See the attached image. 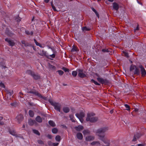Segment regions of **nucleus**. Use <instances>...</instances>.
Segmentation results:
<instances>
[{
  "label": "nucleus",
  "instance_id": "22",
  "mask_svg": "<svg viewBox=\"0 0 146 146\" xmlns=\"http://www.w3.org/2000/svg\"><path fill=\"white\" fill-rule=\"evenodd\" d=\"M98 120V118L96 117H94L93 118L90 120L91 122H96Z\"/></svg>",
  "mask_w": 146,
  "mask_h": 146
},
{
  "label": "nucleus",
  "instance_id": "43",
  "mask_svg": "<svg viewBox=\"0 0 146 146\" xmlns=\"http://www.w3.org/2000/svg\"><path fill=\"white\" fill-rule=\"evenodd\" d=\"M92 11L96 13V16L98 17H99V15L98 13H97L96 11L95 10V9L94 8H92Z\"/></svg>",
  "mask_w": 146,
  "mask_h": 146
},
{
  "label": "nucleus",
  "instance_id": "59",
  "mask_svg": "<svg viewBox=\"0 0 146 146\" xmlns=\"http://www.w3.org/2000/svg\"><path fill=\"white\" fill-rule=\"evenodd\" d=\"M98 143H99V144L96 143V145L97 146H100V144L99 141H98Z\"/></svg>",
  "mask_w": 146,
  "mask_h": 146
},
{
  "label": "nucleus",
  "instance_id": "39",
  "mask_svg": "<svg viewBox=\"0 0 146 146\" xmlns=\"http://www.w3.org/2000/svg\"><path fill=\"white\" fill-rule=\"evenodd\" d=\"M123 55H124L125 56H126L127 57H128V54L127 52H126L123 51Z\"/></svg>",
  "mask_w": 146,
  "mask_h": 146
},
{
  "label": "nucleus",
  "instance_id": "6",
  "mask_svg": "<svg viewBox=\"0 0 146 146\" xmlns=\"http://www.w3.org/2000/svg\"><path fill=\"white\" fill-rule=\"evenodd\" d=\"M5 41L8 42L9 45L10 46H13L15 44V43L13 41L10 40V39L6 38L5 39Z\"/></svg>",
  "mask_w": 146,
  "mask_h": 146
},
{
  "label": "nucleus",
  "instance_id": "35",
  "mask_svg": "<svg viewBox=\"0 0 146 146\" xmlns=\"http://www.w3.org/2000/svg\"><path fill=\"white\" fill-rule=\"evenodd\" d=\"M10 133L12 135L14 136H15L16 135V133L14 131H10Z\"/></svg>",
  "mask_w": 146,
  "mask_h": 146
},
{
  "label": "nucleus",
  "instance_id": "49",
  "mask_svg": "<svg viewBox=\"0 0 146 146\" xmlns=\"http://www.w3.org/2000/svg\"><path fill=\"white\" fill-rule=\"evenodd\" d=\"M0 87L1 88H5V87L3 84L2 83H0Z\"/></svg>",
  "mask_w": 146,
  "mask_h": 146
},
{
  "label": "nucleus",
  "instance_id": "32",
  "mask_svg": "<svg viewBox=\"0 0 146 146\" xmlns=\"http://www.w3.org/2000/svg\"><path fill=\"white\" fill-rule=\"evenodd\" d=\"M33 131L35 133L38 135H40V133L38 130L35 129H33Z\"/></svg>",
  "mask_w": 146,
  "mask_h": 146
},
{
  "label": "nucleus",
  "instance_id": "5",
  "mask_svg": "<svg viewBox=\"0 0 146 146\" xmlns=\"http://www.w3.org/2000/svg\"><path fill=\"white\" fill-rule=\"evenodd\" d=\"M77 71L78 72V76L82 78L85 77L86 76V75L83 72L82 70L78 69L77 70Z\"/></svg>",
  "mask_w": 146,
  "mask_h": 146
},
{
  "label": "nucleus",
  "instance_id": "17",
  "mask_svg": "<svg viewBox=\"0 0 146 146\" xmlns=\"http://www.w3.org/2000/svg\"><path fill=\"white\" fill-rule=\"evenodd\" d=\"M32 76L33 77L34 79L36 80L40 78V76L37 74H35L33 73V75L32 74Z\"/></svg>",
  "mask_w": 146,
  "mask_h": 146
},
{
  "label": "nucleus",
  "instance_id": "53",
  "mask_svg": "<svg viewBox=\"0 0 146 146\" xmlns=\"http://www.w3.org/2000/svg\"><path fill=\"white\" fill-rule=\"evenodd\" d=\"M48 144L50 146H52L53 145L52 143H52L50 141H49L48 142Z\"/></svg>",
  "mask_w": 146,
  "mask_h": 146
},
{
  "label": "nucleus",
  "instance_id": "64",
  "mask_svg": "<svg viewBox=\"0 0 146 146\" xmlns=\"http://www.w3.org/2000/svg\"><path fill=\"white\" fill-rule=\"evenodd\" d=\"M109 1L112 2L113 1V0H108Z\"/></svg>",
  "mask_w": 146,
  "mask_h": 146
},
{
  "label": "nucleus",
  "instance_id": "1",
  "mask_svg": "<svg viewBox=\"0 0 146 146\" xmlns=\"http://www.w3.org/2000/svg\"><path fill=\"white\" fill-rule=\"evenodd\" d=\"M108 129V127H104L99 129L95 131L96 135L100 137V139L105 143H107L108 141L105 136L104 133Z\"/></svg>",
  "mask_w": 146,
  "mask_h": 146
},
{
  "label": "nucleus",
  "instance_id": "7",
  "mask_svg": "<svg viewBox=\"0 0 146 146\" xmlns=\"http://www.w3.org/2000/svg\"><path fill=\"white\" fill-rule=\"evenodd\" d=\"M119 8V5L118 4L115 2L113 3V10L116 11H117Z\"/></svg>",
  "mask_w": 146,
  "mask_h": 146
},
{
  "label": "nucleus",
  "instance_id": "55",
  "mask_svg": "<svg viewBox=\"0 0 146 146\" xmlns=\"http://www.w3.org/2000/svg\"><path fill=\"white\" fill-rule=\"evenodd\" d=\"M47 137L49 139H51L52 138V136L50 135H47Z\"/></svg>",
  "mask_w": 146,
  "mask_h": 146
},
{
  "label": "nucleus",
  "instance_id": "37",
  "mask_svg": "<svg viewBox=\"0 0 146 146\" xmlns=\"http://www.w3.org/2000/svg\"><path fill=\"white\" fill-rule=\"evenodd\" d=\"M3 119V117L0 116V125H4V122L1 121Z\"/></svg>",
  "mask_w": 146,
  "mask_h": 146
},
{
  "label": "nucleus",
  "instance_id": "47",
  "mask_svg": "<svg viewBox=\"0 0 146 146\" xmlns=\"http://www.w3.org/2000/svg\"><path fill=\"white\" fill-rule=\"evenodd\" d=\"M58 72L60 75H62L64 73L61 70H59L58 71Z\"/></svg>",
  "mask_w": 146,
  "mask_h": 146
},
{
  "label": "nucleus",
  "instance_id": "26",
  "mask_svg": "<svg viewBox=\"0 0 146 146\" xmlns=\"http://www.w3.org/2000/svg\"><path fill=\"white\" fill-rule=\"evenodd\" d=\"M13 94V92H9L8 91L7 94V98H8V96H11Z\"/></svg>",
  "mask_w": 146,
  "mask_h": 146
},
{
  "label": "nucleus",
  "instance_id": "33",
  "mask_svg": "<svg viewBox=\"0 0 146 146\" xmlns=\"http://www.w3.org/2000/svg\"><path fill=\"white\" fill-rule=\"evenodd\" d=\"M82 29L83 31H89L90 29L89 28H88L86 27H84L82 28Z\"/></svg>",
  "mask_w": 146,
  "mask_h": 146
},
{
  "label": "nucleus",
  "instance_id": "58",
  "mask_svg": "<svg viewBox=\"0 0 146 146\" xmlns=\"http://www.w3.org/2000/svg\"><path fill=\"white\" fill-rule=\"evenodd\" d=\"M19 98H20V100L21 101H23L24 99L23 98L20 96V97Z\"/></svg>",
  "mask_w": 146,
  "mask_h": 146
},
{
  "label": "nucleus",
  "instance_id": "24",
  "mask_svg": "<svg viewBox=\"0 0 146 146\" xmlns=\"http://www.w3.org/2000/svg\"><path fill=\"white\" fill-rule=\"evenodd\" d=\"M139 71L138 69L136 67L135 69L134 74H139Z\"/></svg>",
  "mask_w": 146,
  "mask_h": 146
},
{
  "label": "nucleus",
  "instance_id": "34",
  "mask_svg": "<svg viewBox=\"0 0 146 146\" xmlns=\"http://www.w3.org/2000/svg\"><path fill=\"white\" fill-rule=\"evenodd\" d=\"M91 82H92L94 83V84L97 85H100V84L97 82L96 81H95L93 79H92L91 80Z\"/></svg>",
  "mask_w": 146,
  "mask_h": 146
},
{
  "label": "nucleus",
  "instance_id": "30",
  "mask_svg": "<svg viewBox=\"0 0 146 146\" xmlns=\"http://www.w3.org/2000/svg\"><path fill=\"white\" fill-rule=\"evenodd\" d=\"M52 131L54 133H56L58 132V129L56 128H54L52 129Z\"/></svg>",
  "mask_w": 146,
  "mask_h": 146
},
{
  "label": "nucleus",
  "instance_id": "31",
  "mask_svg": "<svg viewBox=\"0 0 146 146\" xmlns=\"http://www.w3.org/2000/svg\"><path fill=\"white\" fill-rule=\"evenodd\" d=\"M7 34L9 36H12L14 35V33H12L10 31H9L8 32H6Z\"/></svg>",
  "mask_w": 146,
  "mask_h": 146
},
{
  "label": "nucleus",
  "instance_id": "11",
  "mask_svg": "<svg viewBox=\"0 0 146 146\" xmlns=\"http://www.w3.org/2000/svg\"><path fill=\"white\" fill-rule=\"evenodd\" d=\"M36 122L35 120L30 119L29 120L28 124L30 125H33L36 124Z\"/></svg>",
  "mask_w": 146,
  "mask_h": 146
},
{
  "label": "nucleus",
  "instance_id": "4",
  "mask_svg": "<svg viewBox=\"0 0 146 146\" xmlns=\"http://www.w3.org/2000/svg\"><path fill=\"white\" fill-rule=\"evenodd\" d=\"M95 114L94 113H88L87 115V117L86 118V120L87 121H90L94 117Z\"/></svg>",
  "mask_w": 146,
  "mask_h": 146
},
{
  "label": "nucleus",
  "instance_id": "19",
  "mask_svg": "<svg viewBox=\"0 0 146 146\" xmlns=\"http://www.w3.org/2000/svg\"><path fill=\"white\" fill-rule=\"evenodd\" d=\"M140 135L139 133L136 134H135L134 136V137L133 139V141H135L136 140V138H138L140 137Z\"/></svg>",
  "mask_w": 146,
  "mask_h": 146
},
{
  "label": "nucleus",
  "instance_id": "12",
  "mask_svg": "<svg viewBox=\"0 0 146 146\" xmlns=\"http://www.w3.org/2000/svg\"><path fill=\"white\" fill-rule=\"evenodd\" d=\"M76 137L79 140H82L83 137L82 134L80 133H77Z\"/></svg>",
  "mask_w": 146,
  "mask_h": 146
},
{
  "label": "nucleus",
  "instance_id": "62",
  "mask_svg": "<svg viewBox=\"0 0 146 146\" xmlns=\"http://www.w3.org/2000/svg\"><path fill=\"white\" fill-rule=\"evenodd\" d=\"M38 46H39V47H40L41 48H43V47L40 44Z\"/></svg>",
  "mask_w": 146,
  "mask_h": 146
},
{
  "label": "nucleus",
  "instance_id": "10",
  "mask_svg": "<svg viewBox=\"0 0 146 146\" xmlns=\"http://www.w3.org/2000/svg\"><path fill=\"white\" fill-rule=\"evenodd\" d=\"M94 139V137L92 136H87L86 138V140L87 141H90L93 140Z\"/></svg>",
  "mask_w": 146,
  "mask_h": 146
},
{
  "label": "nucleus",
  "instance_id": "2",
  "mask_svg": "<svg viewBox=\"0 0 146 146\" xmlns=\"http://www.w3.org/2000/svg\"><path fill=\"white\" fill-rule=\"evenodd\" d=\"M49 102L50 104L54 107V108L59 112L60 111L61 105L58 103L54 102L52 100H49Z\"/></svg>",
  "mask_w": 146,
  "mask_h": 146
},
{
  "label": "nucleus",
  "instance_id": "54",
  "mask_svg": "<svg viewBox=\"0 0 146 146\" xmlns=\"http://www.w3.org/2000/svg\"><path fill=\"white\" fill-rule=\"evenodd\" d=\"M63 70L65 72H68L69 70L67 68H64L63 69Z\"/></svg>",
  "mask_w": 146,
  "mask_h": 146
},
{
  "label": "nucleus",
  "instance_id": "21",
  "mask_svg": "<svg viewBox=\"0 0 146 146\" xmlns=\"http://www.w3.org/2000/svg\"><path fill=\"white\" fill-rule=\"evenodd\" d=\"M63 111L65 113H67L69 111V109L67 107H64L63 108Z\"/></svg>",
  "mask_w": 146,
  "mask_h": 146
},
{
  "label": "nucleus",
  "instance_id": "50",
  "mask_svg": "<svg viewBox=\"0 0 146 146\" xmlns=\"http://www.w3.org/2000/svg\"><path fill=\"white\" fill-rule=\"evenodd\" d=\"M34 41L37 46H38L40 44L38 43L35 39H34Z\"/></svg>",
  "mask_w": 146,
  "mask_h": 146
},
{
  "label": "nucleus",
  "instance_id": "3",
  "mask_svg": "<svg viewBox=\"0 0 146 146\" xmlns=\"http://www.w3.org/2000/svg\"><path fill=\"white\" fill-rule=\"evenodd\" d=\"M76 116L77 117L81 123L83 121L82 118L84 117L85 114L83 112H80L79 113H76Z\"/></svg>",
  "mask_w": 146,
  "mask_h": 146
},
{
  "label": "nucleus",
  "instance_id": "44",
  "mask_svg": "<svg viewBox=\"0 0 146 146\" xmlns=\"http://www.w3.org/2000/svg\"><path fill=\"white\" fill-rule=\"evenodd\" d=\"M49 67L52 70H54L56 69L55 67L54 66L51 65H50L49 66Z\"/></svg>",
  "mask_w": 146,
  "mask_h": 146
},
{
  "label": "nucleus",
  "instance_id": "9",
  "mask_svg": "<svg viewBox=\"0 0 146 146\" xmlns=\"http://www.w3.org/2000/svg\"><path fill=\"white\" fill-rule=\"evenodd\" d=\"M139 67L141 69V73L142 76H145L146 74V72L145 69L142 66H140Z\"/></svg>",
  "mask_w": 146,
  "mask_h": 146
},
{
  "label": "nucleus",
  "instance_id": "28",
  "mask_svg": "<svg viewBox=\"0 0 146 146\" xmlns=\"http://www.w3.org/2000/svg\"><path fill=\"white\" fill-rule=\"evenodd\" d=\"M25 32L26 34H27L28 35H32L33 34V32L32 31L29 32V31H25Z\"/></svg>",
  "mask_w": 146,
  "mask_h": 146
},
{
  "label": "nucleus",
  "instance_id": "13",
  "mask_svg": "<svg viewBox=\"0 0 146 146\" xmlns=\"http://www.w3.org/2000/svg\"><path fill=\"white\" fill-rule=\"evenodd\" d=\"M98 80L102 84H104L106 82V80L103 78H97Z\"/></svg>",
  "mask_w": 146,
  "mask_h": 146
},
{
  "label": "nucleus",
  "instance_id": "18",
  "mask_svg": "<svg viewBox=\"0 0 146 146\" xmlns=\"http://www.w3.org/2000/svg\"><path fill=\"white\" fill-rule=\"evenodd\" d=\"M78 50V49L77 47L74 45H73L72 47V48L71 49V51L72 52H76Z\"/></svg>",
  "mask_w": 146,
  "mask_h": 146
},
{
  "label": "nucleus",
  "instance_id": "63",
  "mask_svg": "<svg viewBox=\"0 0 146 146\" xmlns=\"http://www.w3.org/2000/svg\"><path fill=\"white\" fill-rule=\"evenodd\" d=\"M110 112L111 113H113V111L112 110H111L110 111Z\"/></svg>",
  "mask_w": 146,
  "mask_h": 146
},
{
  "label": "nucleus",
  "instance_id": "38",
  "mask_svg": "<svg viewBox=\"0 0 146 146\" xmlns=\"http://www.w3.org/2000/svg\"><path fill=\"white\" fill-rule=\"evenodd\" d=\"M102 51L104 52H110L111 51L110 50H108V49H103L102 50Z\"/></svg>",
  "mask_w": 146,
  "mask_h": 146
},
{
  "label": "nucleus",
  "instance_id": "20",
  "mask_svg": "<svg viewBox=\"0 0 146 146\" xmlns=\"http://www.w3.org/2000/svg\"><path fill=\"white\" fill-rule=\"evenodd\" d=\"M29 114L30 117H33L34 116V112L33 111L30 110L29 112Z\"/></svg>",
  "mask_w": 146,
  "mask_h": 146
},
{
  "label": "nucleus",
  "instance_id": "61",
  "mask_svg": "<svg viewBox=\"0 0 146 146\" xmlns=\"http://www.w3.org/2000/svg\"><path fill=\"white\" fill-rule=\"evenodd\" d=\"M44 1L46 2V3H48L49 1V0H44Z\"/></svg>",
  "mask_w": 146,
  "mask_h": 146
},
{
  "label": "nucleus",
  "instance_id": "48",
  "mask_svg": "<svg viewBox=\"0 0 146 146\" xmlns=\"http://www.w3.org/2000/svg\"><path fill=\"white\" fill-rule=\"evenodd\" d=\"M37 142L38 144H40L42 145V144H44L43 142L40 140H38L37 141Z\"/></svg>",
  "mask_w": 146,
  "mask_h": 146
},
{
  "label": "nucleus",
  "instance_id": "57",
  "mask_svg": "<svg viewBox=\"0 0 146 146\" xmlns=\"http://www.w3.org/2000/svg\"><path fill=\"white\" fill-rule=\"evenodd\" d=\"M22 43L24 44L25 46H26V45L25 43V41L24 40H23L21 41Z\"/></svg>",
  "mask_w": 146,
  "mask_h": 146
},
{
  "label": "nucleus",
  "instance_id": "45",
  "mask_svg": "<svg viewBox=\"0 0 146 146\" xmlns=\"http://www.w3.org/2000/svg\"><path fill=\"white\" fill-rule=\"evenodd\" d=\"M70 119H71V120L72 122H75V121L73 118V115H70Z\"/></svg>",
  "mask_w": 146,
  "mask_h": 146
},
{
  "label": "nucleus",
  "instance_id": "23",
  "mask_svg": "<svg viewBox=\"0 0 146 146\" xmlns=\"http://www.w3.org/2000/svg\"><path fill=\"white\" fill-rule=\"evenodd\" d=\"M48 123L52 127L55 126V124L54 122L52 121H49L48 122Z\"/></svg>",
  "mask_w": 146,
  "mask_h": 146
},
{
  "label": "nucleus",
  "instance_id": "41",
  "mask_svg": "<svg viewBox=\"0 0 146 146\" xmlns=\"http://www.w3.org/2000/svg\"><path fill=\"white\" fill-rule=\"evenodd\" d=\"M124 106L126 108V110H127L128 111L130 110V107L127 104H125L124 105Z\"/></svg>",
  "mask_w": 146,
  "mask_h": 146
},
{
  "label": "nucleus",
  "instance_id": "15",
  "mask_svg": "<svg viewBox=\"0 0 146 146\" xmlns=\"http://www.w3.org/2000/svg\"><path fill=\"white\" fill-rule=\"evenodd\" d=\"M30 93L36 95L42 98V96L41 95L37 92L36 91H31L30 92Z\"/></svg>",
  "mask_w": 146,
  "mask_h": 146
},
{
  "label": "nucleus",
  "instance_id": "8",
  "mask_svg": "<svg viewBox=\"0 0 146 146\" xmlns=\"http://www.w3.org/2000/svg\"><path fill=\"white\" fill-rule=\"evenodd\" d=\"M23 117L22 115H19L17 116L16 118V120L17 122L20 123L23 119Z\"/></svg>",
  "mask_w": 146,
  "mask_h": 146
},
{
  "label": "nucleus",
  "instance_id": "46",
  "mask_svg": "<svg viewBox=\"0 0 146 146\" xmlns=\"http://www.w3.org/2000/svg\"><path fill=\"white\" fill-rule=\"evenodd\" d=\"M96 143L99 144L98 141H94V142L91 143L90 144L92 145H96Z\"/></svg>",
  "mask_w": 146,
  "mask_h": 146
},
{
  "label": "nucleus",
  "instance_id": "16",
  "mask_svg": "<svg viewBox=\"0 0 146 146\" xmlns=\"http://www.w3.org/2000/svg\"><path fill=\"white\" fill-rule=\"evenodd\" d=\"M83 127L82 125H78L77 127H75V129L78 131H80L82 130L83 129Z\"/></svg>",
  "mask_w": 146,
  "mask_h": 146
},
{
  "label": "nucleus",
  "instance_id": "60",
  "mask_svg": "<svg viewBox=\"0 0 146 146\" xmlns=\"http://www.w3.org/2000/svg\"><path fill=\"white\" fill-rule=\"evenodd\" d=\"M138 146H144V145L142 144H138Z\"/></svg>",
  "mask_w": 146,
  "mask_h": 146
},
{
  "label": "nucleus",
  "instance_id": "56",
  "mask_svg": "<svg viewBox=\"0 0 146 146\" xmlns=\"http://www.w3.org/2000/svg\"><path fill=\"white\" fill-rule=\"evenodd\" d=\"M139 28L138 26H137L136 29H134V32H135L136 31L139 30Z\"/></svg>",
  "mask_w": 146,
  "mask_h": 146
},
{
  "label": "nucleus",
  "instance_id": "29",
  "mask_svg": "<svg viewBox=\"0 0 146 146\" xmlns=\"http://www.w3.org/2000/svg\"><path fill=\"white\" fill-rule=\"evenodd\" d=\"M55 139L57 141H60V136L59 135H57L55 137Z\"/></svg>",
  "mask_w": 146,
  "mask_h": 146
},
{
  "label": "nucleus",
  "instance_id": "51",
  "mask_svg": "<svg viewBox=\"0 0 146 146\" xmlns=\"http://www.w3.org/2000/svg\"><path fill=\"white\" fill-rule=\"evenodd\" d=\"M49 56L52 58H54L55 57V55L54 54H52L51 55H50Z\"/></svg>",
  "mask_w": 146,
  "mask_h": 146
},
{
  "label": "nucleus",
  "instance_id": "36",
  "mask_svg": "<svg viewBox=\"0 0 146 146\" xmlns=\"http://www.w3.org/2000/svg\"><path fill=\"white\" fill-rule=\"evenodd\" d=\"M39 54L41 56H43L45 54V52L43 50H40Z\"/></svg>",
  "mask_w": 146,
  "mask_h": 146
},
{
  "label": "nucleus",
  "instance_id": "52",
  "mask_svg": "<svg viewBox=\"0 0 146 146\" xmlns=\"http://www.w3.org/2000/svg\"><path fill=\"white\" fill-rule=\"evenodd\" d=\"M52 8L53 9V10L54 11H57V10H56L55 7L52 4Z\"/></svg>",
  "mask_w": 146,
  "mask_h": 146
},
{
  "label": "nucleus",
  "instance_id": "40",
  "mask_svg": "<svg viewBox=\"0 0 146 146\" xmlns=\"http://www.w3.org/2000/svg\"><path fill=\"white\" fill-rule=\"evenodd\" d=\"M136 67L135 66L131 65L130 68V70L131 71H133L134 69H135Z\"/></svg>",
  "mask_w": 146,
  "mask_h": 146
},
{
  "label": "nucleus",
  "instance_id": "42",
  "mask_svg": "<svg viewBox=\"0 0 146 146\" xmlns=\"http://www.w3.org/2000/svg\"><path fill=\"white\" fill-rule=\"evenodd\" d=\"M26 73L27 74H30L32 76V74L33 75V73L34 72H32L30 70H27V71Z\"/></svg>",
  "mask_w": 146,
  "mask_h": 146
},
{
  "label": "nucleus",
  "instance_id": "14",
  "mask_svg": "<svg viewBox=\"0 0 146 146\" xmlns=\"http://www.w3.org/2000/svg\"><path fill=\"white\" fill-rule=\"evenodd\" d=\"M35 120L38 123H41L42 121V118L39 116H38L36 117Z\"/></svg>",
  "mask_w": 146,
  "mask_h": 146
},
{
  "label": "nucleus",
  "instance_id": "27",
  "mask_svg": "<svg viewBox=\"0 0 146 146\" xmlns=\"http://www.w3.org/2000/svg\"><path fill=\"white\" fill-rule=\"evenodd\" d=\"M77 72H78L76 71H72V75L74 77H76L77 75Z\"/></svg>",
  "mask_w": 146,
  "mask_h": 146
},
{
  "label": "nucleus",
  "instance_id": "25",
  "mask_svg": "<svg viewBox=\"0 0 146 146\" xmlns=\"http://www.w3.org/2000/svg\"><path fill=\"white\" fill-rule=\"evenodd\" d=\"M90 133V131L88 130H84L83 131V133L84 135H86Z\"/></svg>",
  "mask_w": 146,
  "mask_h": 146
}]
</instances>
